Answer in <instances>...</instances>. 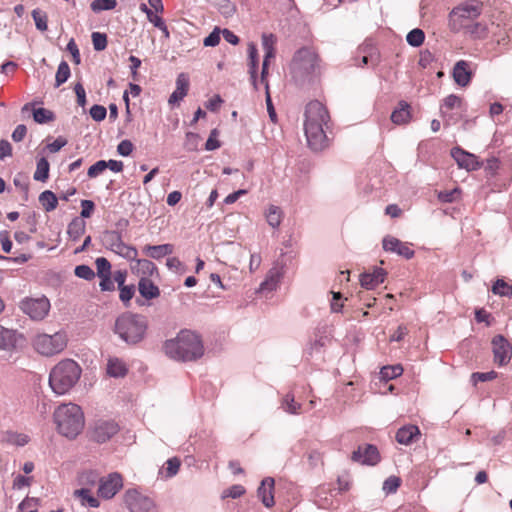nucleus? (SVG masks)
I'll return each mask as SVG.
<instances>
[{
  "label": "nucleus",
  "instance_id": "nucleus-1",
  "mask_svg": "<svg viewBox=\"0 0 512 512\" xmlns=\"http://www.w3.org/2000/svg\"><path fill=\"white\" fill-rule=\"evenodd\" d=\"M329 119L325 106L319 101H311L305 110L304 131L308 146L314 151H320L327 145V136L323 126Z\"/></svg>",
  "mask_w": 512,
  "mask_h": 512
},
{
  "label": "nucleus",
  "instance_id": "nucleus-2",
  "mask_svg": "<svg viewBox=\"0 0 512 512\" xmlns=\"http://www.w3.org/2000/svg\"><path fill=\"white\" fill-rule=\"evenodd\" d=\"M165 354L177 361H195L204 355V346L200 336L189 330H182L178 335L164 343Z\"/></svg>",
  "mask_w": 512,
  "mask_h": 512
},
{
  "label": "nucleus",
  "instance_id": "nucleus-3",
  "mask_svg": "<svg viewBox=\"0 0 512 512\" xmlns=\"http://www.w3.org/2000/svg\"><path fill=\"white\" fill-rule=\"evenodd\" d=\"M58 433L67 439H75L84 429L85 417L81 407L74 403L61 404L53 414Z\"/></svg>",
  "mask_w": 512,
  "mask_h": 512
},
{
  "label": "nucleus",
  "instance_id": "nucleus-4",
  "mask_svg": "<svg viewBox=\"0 0 512 512\" xmlns=\"http://www.w3.org/2000/svg\"><path fill=\"white\" fill-rule=\"evenodd\" d=\"M148 329V320L144 315L124 312L114 324V333L128 345H136L144 340Z\"/></svg>",
  "mask_w": 512,
  "mask_h": 512
},
{
  "label": "nucleus",
  "instance_id": "nucleus-5",
  "mask_svg": "<svg viewBox=\"0 0 512 512\" xmlns=\"http://www.w3.org/2000/svg\"><path fill=\"white\" fill-rule=\"evenodd\" d=\"M320 60L314 49L303 47L293 56L290 70L294 81L300 85L310 82L319 72Z\"/></svg>",
  "mask_w": 512,
  "mask_h": 512
},
{
  "label": "nucleus",
  "instance_id": "nucleus-6",
  "mask_svg": "<svg viewBox=\"0 0 512 512\" xmlns=\"http://www.w3.org/2000/svg\"><path fill=\"white\" fill-rule=\"evenodd\" d=\"M81 375V368L72 359L60 361L51 370L49 375V385L54 393L63 395L71 390L78 382Z\"/></svg>",
  "mask_w": 512,
  "mask_h": 512
},
{
  "label": "nucleus",
  "instance_id": "nucleus-7",
  "mask_svg": "<svg viewBox=\"0 0 512 512\" xmlns=\"http://www.w3.org/2000/svg\"><path fill=\"white\" fill-rule=\"evenodd\" d=\"M482 12V4L477 1H467L452 9L449 14V26L453 32H461Z\"/></svg>",
  "mask_w": 512,
  "mask_h": 512
},
{
  "label": "nucleus",
  "instance_id": "nucleus-8",
  "mask_svg": "<svg viewBox=\"0 0 512 512\" xmlns=\"http://www.w3.org/2000/svg\"><path fill=\"white\" fill-rule=\"evenodd\" d=\"M35 350L43 356H53L64 350L67 345L65 333L56 332L53 335L39 334L33 341Z\"/></svg>",
  "mask_w": 512,
  "mask_h": 512
},
{
  "label": "nucleus",
  "instance_id": "nucleus-9",
  "mask_svg": "<svg viewBox=\"0 0 512 512\" xmlns=\"http://www.w3.org/2000/svg\"><path fill=\"white\" fill-rule=\"evenodd\" d=\"M21 311L34 321L43 320L49 313L50 302L48 298H25L20 302Z\"/></svg>",
  "mask_w": 512,
  "mask_h": 512
},
{
  "label": "nucleus",
  "instance_id": "nucleus-10",
  "mask_svg": "<svg viewBox=\"0 0 512 512\" xmlns=\"http://www.w3.org/2000/svg\"><path fill=\"white\" fill-rule=\"evenodd\" d=\"M124 501L130 512H157L154 500L135 489L126 491Z\"/></svg>",
  "mask_w": 512,
  "mask_h": 512
},
{
  "label": "nucleus",
  "instance_id": "nucleus-11",
  "mask_svg": "<svg viewBox=\"0 0 512 512\" xmlns=\"http://www.w3.org/2000/svg\"><path fill=\"white\" fill-rule=\"evenodd\" d=\"M104 241L111 251L129 261L135 260L138 256L137 249L124 243L121 235L116 231L106 232L104 235Z\"/></svg>",
  "mask_w": 512,
  "mask_h": 512
},
{
  "label": "nucleus",
  "instance_id": "nucleus-12",
  "mask_svg": "<svg viewBox=\"0 0 512 512\" xmlns=\"http://www.w3.org/2000/svg\"><path fill=\"white\" fill-rule=\"evenodd\" d=\"M118 431L119 425L115 421L99 419L92 425L91 438L98 443H104L110 440Z\"/></svg>",
  "mask_w": 512,
  "mask_h": 512
},
{
  "label": "nucleus",
  "instance_id": "nucleus-13",
  "mask_svg": "<svg viewBox=\"0 0 512 512\" xmlns=\"http://www.w3.org/2000/svg\"><path fill=\"white\" fill-rule=\"evenodd\" d=\"M494 361L499 366L506 365L512 357V345L502 335H496L492 339Z\"/></svg>",
  "mask_w": 512,
  "mask_h": 512
},
{
  "label": "nucleus",
  "instance_id": "nucleus-14",
  "mask_svg": "<svg viewBox=\"0 0 512 512\" xmlns=\"http://www.w3.org/2000/svg\"><path fill=\"white\" fill-rule=\"evenodd\" d=\"M123 479L119 473H110L102 477L98 487V495L104 499H111L122 488Z\"/></svg>",
  "mask_w": 512,
  "mask_h": 512
},
{
  "label": "nucleus",
  "instance_id": "nucleus-15",
  "mask_svg": "<svg viewBox=\"0 0 512 512\" xmlns=\"http://www.w3.org/2000/svg\"><path fill=\"white\" fill-rule=\"evenodd\" d=\"M351 459L364 465H376L380 461L379 451L376 446L366 444L359 446L357 450L352 453Z\"/></svg>",
  "mask_w": 512,
  "mask_h": 512
},
{
  "label": "nucleus",
  "instance_id": "nucleus-16",
  "mask_svg": "<svg viewBox=\"0 0 512 512\" xmlns=\"http://www.w3.org/2000/svg\"><path fill=\"white\" fill-rule=\"evenodd\" d=\"M382 247L386 252L396 253L405 259H411L414 256V251L409 247L408 243L402 242L391 235H386L383 238Z\"/></svg>",
  "mask_w": 512,
  "mask_h": 512
},
{
  "label": "nucleus",
  "instance_id": "nucleus-17",
  "mask_svg": "<svg viewBox=\"0 0 512 512\" xmlns=\"http://www.w3.org/2000/svg\"><path fill=\"white\" fill-rule=\"evenodd\" d=\"M451 156L460 168H464L467 171H474L481 167V164L474 154H471L460 147H454L451 150Z\"/></svg>",
  "mask_w": 512,
  "mask_h": 512
},
{
  "label": "nucleus",
  "instance_id": "nucleus-18",
  "mask_svg": "<svg viewBox=\"0 0 512 512\" xmlns=\"http://www.w3.org/2000/svg\"><path fill=\"white\" fill-rule=\"evenodd\" d=\"M386 271L375 267L372 272H365L360 275V284L363 288L371 290L384 282Z\"/></svg>",
  "mask_w": 512,
  "mask_h": 512
},
{
  "label": "nucleus",
  "instance_id": "nucleus-19",
  "mask_svg": "<svg viewBox=\"0 0 512 512\" xmlns=\"http://www.w3.org/2000/svg\"><path fill=\"white\" fill-rule=\"evenodd\" d=\"M283 276V269L274 265L267 273L265 280L260 284L259 292H272L277 289Z\"/></svg>",
  "mask_w": 512,
  "mask_h": 512
},
{
  "label": "nucleus",
  "instance_id": "nucleus-20",
  "mask_svg": "<svg viewBox=\"0 0 512 512\" xmlns=\"http://www.w3.org/2000/svg\"><path fill=\"white\" fill-rule=\"evenodd\" d=\"M274 485L275 481L271 477H267L262 480L260 487L258 488V497L261 499L263 505L270 508L274 505Z\"/></svg>",
  "mask_w": 512,
  "mask_h": 512
},
{
  "label": "nucleus",
  "instance_id": "nucleus-21",
  "mask_svg": "<svg viewBox=\"0 0 512 512\" xmlns=\"http://www.w3.org/2000/svg\"><path fill=\"white\" fill-rule=\"evenodd\" d=\"M189 89V79L187 75L181 73L176 79V89L170 95L168 103L170 105L178 104L186 95Z\"/></svg>",
  "mask_w": 512,
  "mask_h": 512
},
{
  "label": "nucleus",
  "instance_id": "nucleus-22",
  "mask_svg": "<svg viewBox=\"0 0 512 512\" xmlns=\"http://www.w3.org/2000/svg\"><path fill=\"white\" fill-rule=\"evenodd\" d=\"M453 79L461 87L467 86L472 78V73L469 70V65L466 61H458L453 68Z\"/></svg>",
  "mask_w": 512,
  "mask_h": 512
},
{
  "label": "nucleus",
  "instance_id": "nucleus-23",
  "mask_svg": "<svg viewBox=\"0 0 512 512\" xmlns=\"http://www.w3.org/2000/svg\"><path fill=\"white\" fill-rule=\"evenodd\" d=\"M420 437V430L416 425H406L398 429L396 441L402 445H410Z\"/></svg>",
  "mask_w": 512,
  "mask_h": 512
},
{
  "label": "nucleus",
  "instance_id": "nucleus-24",
  "mask_svg": "<svg viewBox=\"0 0 512 512\" xmlns=\"http://www.w3.org/2000/svg\"><path fill=\"white\" fill-rule=\"evenodd\" d=\"M359 52L363 54L360 63H356L358 66H365L370 64L375 67L379 63V55L376 48L371 44H363L359 47Z\"/></svg>",
  "mask_w": 512,
  "mask_h": 512
},
{
  "label": "nucleus",
  "instance_id": "nucleus-25",
  "mask_svg": "<svg viewBox=\"0 0 512 512\" xmlns=\"http://www.w3.org/2000/svg\"><path fill=\"white\" fill-rule=\"evenodd\" d=\"M138 290L141 296L147 300L157 298L160 290L149 278L141 277L138 283Z\"/></svg>",
  "mask_w": 512,
  "mask_h": 512
},
{
  "label": "nucleus",
  "instance_id": "nucleus-26",
  "mask_svg": "<svg viewBox=\"0 0 512 512\" xmlns=\"http://www.w3.org/2000/svg\"><path fill=\"white\" fill-rule=\"evenodd\" d=\"M128 372L125 362L117 357H111L107 362V374L114 378L126 376Z\"/></svg>",
  "mask_w": 512,
  "mask_h": 512
},
{
  "label": "nucleus",
  "instance_id": "nucleus-27",
  "mask_svg": "<svg viewBox=\"0 0 512 512\" xmlns=\"http://www.w3.org/2000/svg\"><path fill=\"white\" fill-rule=\"evenodd\" d=\"M17 344V331L0 325V350H10Z\"/></svg>",
  "mask_w": 512,
  "mask_h": 512
},
{
  "label": "nucleus",
  "instance_id": "nucleus-28",
  "mask_svg": "<svg viewBox=\"0 0 512 512\" xmlns=\"http://www.w3.org/2000/svg\"><path fill=\"white\" fill-rule=\"evenodd\" d=\"M135 265L132 266L133 272L138 276L149 278L156 271L155 264L148 259H135Z\"/></svg>",
  "mask_w": 512,
  "mask_h": 512
},
{
  "label": "nucleus",
  "instance_id": "nucleus-29",
  "mask_svg": "<svg viewBox=\"0 0 512 512\" xmlns=\"http://www.w3.org/2000/svg\"><path fill=\"white\" fill-rule=\"evenodd\" d=\"M144 252L153 259H160L164 256L173 253L172 244H161V245H147L144 247Z\"/></svg>",
  "mask_w": 512,
  "mask_h": 512
},
{
  "label": "nucleus",
  "instance_id": "nucleus-30",
  "mask_svg": "<svg viewBox=\"0 0 512 512\" xmlns=\"http://www.w3.org/2000/svg\"><path fill=\"white\" fill-rule=\"evenodd\" d=\"M410 105L405 101H400L398 108L391 114V120L395 124H405L410 119Z\"/></svg>",
  "mask_w": 512,
  "mask_h": 512
},
{
  "label": "nucleus",
  "instance_id": "nucleus-31",
  "mask_svg": "<svg viewBox=\"0 0 512 512\" xmlns=\"http://www.w3.org/2000/svg\"><path fill=\"white\" fill-rule=\"evenodd\" d=\"M475 39L485 38L488 34V26L483 22H471L463 31Z\"/></svg>",
  "mask_w": 512,
  "mask_h": 512
},
{
  "label": "nucleus",
  "instance_id": "nucleus-32",
  "mask_svg": "<svg viewBox=\"0 0 512 512\" xmlns=\"http://www.w3.org/2000/svg\"><path fill=\"white\" fill-rule=\"evenodd\" d=\"M2 442L16 446H24L29 442V437L26 434L8 430L2 433Z\"/></svg>",
  "mask_w": 512,
  "mask_h": 512
},
{
  "label": "nucleus",
  "instance_id": "nucleus-33",
  "mask_svg": "<svg viewBox=\"0 0 512 512\" xmlns=\"http://www.w3.org/2000/svg\"><path fill=\"white\" fill-rule=\"evenodd\" d=\"M248 55H249V73L251 76L252 83L257 89V81H256V72L258 66V50L254 44H249L248 46Z\"/></svg>",
  "mask_w": 512,
  "mask_h": 512
},
{
  "label": "nucleus",
  "instance_id": "nucleus-34",
  "mask_svg": "<svg viewBox=\"0 0 512 512\" xmlns=\"http://www.w3.org/2000/svg\"><path fill=\"white\" fill-rule=\"evenodd\" d=\"M85 227V221L76 217L69 223L67 233L72 240L76 241L84 234Z\"/></svg>",
  "mask_w": 512,
  "mask_h": 512
},
{
  "label": "nucleus",
  "instance_id": "nucleus-35",
  "mask_svg": "<svg viewBox=\"0 0 512 512\" xmlns=\"http://www.w3.org/2000/svg\"><path fill=\"white\" fill-rule=\"evenodd\" d=\"M265 217H266L267 223L272 228H277L281 224V221L283 218V213H282V210L280 207L275 206V205H270L266 210Z\"/></svg>",
  "mask_w": 512,
  "mask_h": 512
},
{
  "label": "nucleus",
  "instance_id": "nucleus-36",
  "mask_svg": "<svg viewBox=\"0 0 512 512\" xmlns=\"http://www.w3.org/2000/svg\"><path fill=\"white\" fill-rule=\"evenodd\" d=\"M39 202L46 212L55 210L58 205V199L56 195L50 190H45L39 195Z\"/></svg>",
  "mask_w": 512,
  "mask_h": 512
},
{
  "label": "nucleus",
  "instance_id": "nucleus-37",
  "mask_svg": "<svg viewBox=\"0 0 512 512\" xmlns=\"http://www.w3.org/2000/svg\"><path fill=\"white\" fill-rule=\"evenodd\" d=\"M49 162L46 158L42 157L37 161L34 179L36 181L45 182L49 177Z\"/></svg>",
  "mask_w": 512,
  "mask_h": 512
},
{
  "label": "nucleus",
  "instance_id": "nucleus-38",
  "mask_svg": "<svg viewBox=\"0 0 512 512\" xmlns=\"http://www.w3.org/2000/svg\"><path fill=\"white\" fill-rule=\"evenodd\" d=\"M70 67L66 61H61L55 76V87L61 86L70 77Z\"/></svg>",
  "mask_w": 512,
  "mask_h": 512
},
{
  "label": "nucleus",
  "instance_id": "nucleus-39",
  "mask_svg": "<svg viewBox=\"0 0 512 512\" xmlns=\"http://www.w3.org/2000/svg\"><path fill=\"white\" fill-rule=\"evenodd\" d=\"M74 495L78 498H81L83 504L86 502L92 508H97L100 505L99 500L90 494L89 489L82 488L76 490Z\"/></svg>",
  "mask_w": 512,
  "mask_h": 512
},
{
  "label": "nucleus",
  "instance_id": "nucleus-40",
  "mask_svg": "<svg viewBox=\"0 0 512 512\" xmlns=\"http://www.w3.org/2000/svg\"><path fill=\"white\" fill-rule=\"evenodd\" d=\"M181 461L177 457H172L166 461V466L163 469L162 473L164 474L165 478H172L174 477L180 468Z\"/></svg>",
  "mask_w": 512,
  "mask_h": 512
},
{
  "label": "nucleus",
  "instance_id": "nucleus-41",
  "mask_svg": "<svg viewBox=\"0 0 512 512\" xmlns=\"http://www.w3.org/2000/svg\"><path fill=\"white\" fill-rule=\"evenodd\" d=\"M117 6L116 0H94L91 2V10L99 13L106 10H112Z\"/></svg>",
  "mask_w": 512,
  "mask_h": 512
},
{
  "label": "nucleus",
  "instance_id": "nucleus-42",
  "mask_svg": "<svg viewBox=\"0 0 512 512\" xmlns=\"http://www.w3.org/2000/svg\"><path fill=\"white\" fill-rule=\"evenodd\" d=\"M460 105H461V98L460 97H458L457 95H454V94L448 95L444 99L443 104L441 106L442 116L445 117L446 113L449 110H452L454 108H458V107H460Z\"/></svg>",
  "mask_w": 512,
  "mask_h": 512
},
{
  "label": "nucleus",
  "instance_id": "nucleus-43",
  "mask_svg": "<svg viewBox=\"0 0 512 512\" xmlns=\"http://www.w3.org/2000/svg\"><path fill=\"white\" fill-rule=\"evenodd\" d=\"M33 119L39 124L50 122L54 119L52 111L45 108H37L33 110Z\"/></svg>",
  "mask_w": 512,
  "mask_h": 512
},
{
  "label": "nucleus",
  "instance_id": "nucleus-44",
  "mask_svg": "<svg viewBox=\"0 0 512 512\" xmlns=\"http://www.w3.org/2000/svg\"><path fill=\"white\" fill-rule=\"evenodd\" d=\"M403 373V368L401 365L394 366H384L381 371V377L384 380H392Z\"/></svg>",
  "mask_w": 512,
  "mask_h": 512
},
{
  "label": "nucleus",
  "instance_id": "nucleus-45",
  "mask_svg": "<svg viewBox=\"0 0 512 512\" xmlns=\"http://www.w3.org/2000/svg\"><path fill=\"white\" fill-rule=\"evenodd\" d=\"M424 39V32L418 28L411 30L406 36L408 44L413 47H419L424 42Z\"/></svg>",
  "mask_w": 512,
  "mask_h": 512
},
{
  "label": "nucleus",
  "instance_id": "nucleus-46",
  "mask_svg": "<svg viewBox=\"0 0 512 512\" xmlns=\"http://www.w3.org/2000/svg\"><path fill=\"white\" fill-rule=\"evenodd\" d=\"M96 270L95 273L98 277L111 275V264L104 257H98L95 260Z\"/></svg>",
  "mask_w": 512,
  "mask_h": 512
},
{
  "label": "nucleus",
  "instance_id": "nucleus-47",
  "mask_svg": "<svg viewBox=\"0 0 512 512\" xmlns=\"http://www.w3.org/2000/svg\"><path fill=\"white\" fill-rule=\"evenodd\" d=\"M282 407L289 414H298L301 405L295 402L293 395L287 394L282 401Z\"/></svg>",
  "mask_w": 512,
  "mask_h": 512
},
{
  "label": "nucleus",
  "instance_id": "nucleus-48",
  "mask_svg": "<svg viewBox=\"0 0 512 512\" xmlns=\"http://www.w3.org/2000/svg\"><path fill=\"white\" fill-rule=\"evenodd\" d=\"M492 292L500 296H511L512 287L508 285L503 279H498L492 287Z\"/></svg>",
  "mask_w": 512,
  "mask_h": 512
},
{
  "label": "nucleus",
  "instance_id": "nucleus-49",
  "mask_svg": "<svg viewBox=\"0 0 512 512\" xmlns=\"http://www.w3.org/2000/svg\"><path fill=\"white\" fill-rule=\"evenodd\" d=\"M102 477L96 471H86L82 473L80 477V481L83 485L95 486L100 485V480Z\"/></svg>",
  "mask_w": 512,
  "mask_h": 512
},
{
  "label": "nucleus",
  "instance_id": "nucleus-50",
  "mask_svg": "<svg viewBox=\"0 0 512 512\" xmlns=\"http://www.w3.org/2000/svg\"><path fill=\"white\" fill-rule=\"evenodd\" d=\"M74 273L77 277L87 281H91L96 275L93 269L85 264L76 266Z\"/></svg>",
  "mask_w": 512,
  "mask_h": 512
},
{
  "label": "nucleus",
  "instance_id": "nucleus-51",
  "mask_svg": "<svg viewBox=\"0 0 512 512\" xmlns=\"http://www.w3.org/2000/svg\"><path fill=\"white\" fill-rule=\"evenodd\" d=\"M32 17L35 22V26L40 31H46L47 30V15L46 13L40 11L39 9H34L32 11Z\"/></svg>",
  "mask_w": 512,
  "mask_h": 512
},
{
  "label": "nucleus",
  "instance_id": "nucleus-52",
  "mask_svg": "<svg viewBox=\"0 0 512 512\" xmlns=\"http://www.w3.org/2000/svg\"><path fill=\"white\" fill-rule=\"evenodd\" d=\"M94 50L103 51L107 47V36L104 33L93 32L91 35Z\"/></svg>",
  "mask_w": 512,
  "mask_h": 512
},
{
  "label": "nucleus",
  "instance_id": "nucleus-53",
  "mask_svg": "<svg viewBox=\"0 0 512 512\" xmlns=\"http://www.w3.org/2000/svg\"><path fill=\"white\" fill-rule=\"evenodd\" d=\"M119 298L123 302V304L128 307L130 300L133 298L135 293L134 285H125L122 287H119Z\"/></svg>",
  "mask_w": 512,
  "mask_h": 512
},
{
  "label": "nucleus",
  "instance_id": "nucleus-54",
  "mask_svg": "<svg viewBox=\"0 0 512 512\" xmlns=\"http://www.w3.org/2000/svg\"><path fill=\"white\" fill-rule=\"evenodd\" d=\"M460 196V190L454 188L450 191H441L438 193V199L444 203H452L456 201Z\"/></svg>",
  "mask_w": 512,
  "mask_h": 512
},
{
  "label": "nucleus",
  "instance_id": "nucleus-55",
  "mask_svg": "<svg viewBox=\"0 0 512 512\" xmlns=\"http://www.w3.org/2000/svg\"><path fill=\"white\" fill-rule=\"evenodd\" d=\"M400 486V479L396 476L388 477L383 483V490L385 493L390 494L396 492Z\"/></svg>",
  "mask_w": 512,
  "mask_h": 512
},
{
  "label": "nucleus",
  "instance_id": "nucleus-56",
  "mask_svg": "<svg viewBox=\"0 0 512 512\" xmlns=\"http://www.w3.org/2000/svg\"><path fill=\"white\" fill-rule=\"evenodd\" d=\"M107 169L105 160H99L89 167L87 175L89 178H96Z\"/></svg>",
  "mask_w": 512,
  "mask_h": 512
},
{
  "label": "nucleus",
  "instance_id": "nucleus-57",
  "mask_svg": "<svg viewBox=\"0 0 512 512\" xmlns=\"http://www.w3.org/2000/svg\"><path fill=\"white\" fill-rule=\"evenodd\" d=\"M220 33L221 30L218 27H215L214 30L204 39L203 44L206 47H215L220 42Z\"/></svg>",
  "mask_w": 512,
  "mask_h": 512
},
{
  "label": "nucleus",
  "instance_id": "nucleus-58",
  "mask_svg": "<svg viewBox=\"0 0 512 512\" xmlns=\"http://www.w3.org/2000/svg\"><path fill=\"white\" fill-rule=\"evenodd\" d=\"M245 493V488L242 485H233L230 488L223 491L222 497L223 498H233L236 499L240 496H242Z\"/></svg>",
  "mask_w": 512,
  "mask_h": 512
},
{
  "label": "nucleus",
  "instance_id": "nucleus-59",
  "mask_svg": "<svg viewBox=\"0 0 512 512\" xmlns=\"http://www.w3.org/2000/svg\"><path fill=\"white\" fill-rule=\"evenodd\" d=\"M89 113L93 120L99 122L105 119L107 110L104 106L96 104L90 108Z\"/></svg>",
  "mask_w": 512,
  "mask_h": 512
},
{
  "label": "nucleus",
  "instance_id": "nucleus-60",
  "mask_svg": "<svg viewBox=\"0 0 512 512\" xmlns=\"http://www.w3.org/2000/svg\"><path fill=\"white\" fill-rule=\"evenodd\" d=\"M328 338L326 336H318L308 347V353L312 355L314 352H318L321 347L325 346Z\"/></svg>",
  "mask_w": 512,
  "mask_h": 512
},
{
  "label": "nucleus",
  "instance_id": "nucleus-61",
  "mask_svg": "<svg viewBox=\"0 0 512 512\" xmlns=\"http://www.w3.org/2000/svg\"><path fill=\"white\" fill-rule=\"evenodd\" d=\"M74 91L77 97V103L79 106L84 107L86 105V92L82 83L78 82L74 85Z\"/></svg>",
  "mask_w": 512,
  "mask_h": 512
},
{
  "label": "nucleus",
  "instance_id": "nucleus-62",
  "mask_svg": "<svg viewBox=\"0 0 512 512\" xmlns=\"http://www.w3.org/2000/svg\"><path fill=\"white\" fill-rule=\"evenodd\" d=\"M66 144H67V139L62 136H59L52 143L47 145V149L51 153H56L59 150H61Z\"/></svg>",
  "mask_w": 512,
  "mask_h": 512
},
{
  "label": "nucleus",
  "instance_id": "nucleus-63",
  "mask_svg": "<svg viewBox=\"0 0 512 512\" xmlns=\"http://www.w3.org/2000/svg\"><path fill=\"white\" fill-rule=\"evenodd\" d=\"M133 151V144L129 140L121 141L117 146V152L122 156H129Z\"/></svg>",
  "mask_w": 512,
  "mask_h": 512
},
{
  "label": "nucleus",
  "instance_id": "nucleus-64",
  "mask_svg": "<svg viewBox=\"0 0 512 512\" xmlns=\"http://www.w3.org/2000/svg\"><path fill=\"white\" fill-rule=\"evenodd\" d=\"M99 278L101 279V281L99 283V287H100L101 291H114L115 290L114 281H113V278L111 277V275L102 276Z\"/></svg>",
  "mask_w": 512,
  "mask_h": 512
}]
</instances>
